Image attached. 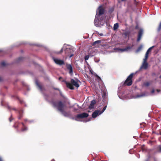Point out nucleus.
<instances>
[{
	"mask_svg": "<svg viewBox=\"0 0 161 161\" xmlns=\"http://www.w3.org/2000/svg\"><path fill=\"white\" fill-rule=\"evenodd\" d=\"M144 95H137V96H136V97H143V96Z\"/></svg>",
	"mask_w": 161,
	"mask_h": 161,
	"instance_id": "37",
	"label": "nucleus"
},
{
	"mask_svg": "<svg viewBox=\"0 0 161 161\" xmlns=\"http://www.w3.org/2000/svg\"><path fill=\"white\" fill-rule=\"evenodd\" d=\"M101 41L100 40L96 41L92 43V45L93 46H94L97 44L98 45V44H99L101 43Z\"/></svg>",
	"mask_w": 161,
	"mask_h": 161,
	"instance_id": "18",
	"label": "nucleus"
},
{
	"mask_svg": "<svg viewBox=\"0 0 161 161\" xmlns=\"http://www.w3.org/2000/svg\"><path fill=\"white\" fill-rule=\"evenodd\" d=\"M158 152L161 153V145H159L157 148Z\"/></svg>",
	"mask_w": 161,
	"mask_h": 161,
	"instance_id": "22",
	"label": "nucleus"
},
{
	"mask_svg": "<svg viewBox=\"0 0 161 161\" xmlns=\"http://www.w3.org/2000/svg\"><path fill=\"white\" fill-rule=\"evenodd\" d=\"M62 79V77H60L59 78H58V80H61V79Z\"/></svg>",
	"mask_w": 161,
	"mask_h": 161,
	"instance_id": "41",
	"label": "nucleus"
},
{
	"mask_svg": "<svg viewBox=\"0 0 161 161\" xmlns=\"http://www.w3.org/2000/svg\"><path fill=\"white\" fill-rule=\"evenodd\" d=\"M154 92H155V90H154V89H153V90H152L151 92V93H153Z\"/></svg>",
	"mask_w": 161,
	"mask_h": 161,
	"instance_id": "39",
	"label": "nucleus"
},
{
	"mask_svg": "<svg viewBox=\"0 0 161 161\" xmlns=\"http://www.w3.org/2000/svg\"><path fill=\"white\" fill-rule=\"evenodd\" d=\"M100 111L99 110H97L93 113L92 116L93 118H96L98 115H100Z\"/></svg>",
	"mask_w": 161,
	"mask_h": 161,
	"instance_id": "9",
	"label": "nucleus"
},
{
	"mask_svg": "<svg viewBox=\"0 0 161 161\" xmlns=\"http://www.w3.org/2000/svg\"><path fill=\"white\" fill-rule=\"evenodd\" d=\"M16 124L14 126L15 128H17L18 127H21L22 128L21 129V131H25L27 130V128L22 123L19 124L18 126H16Z\"/></svg>",
	"mask_w": 161,
	"mask_h": 161,
	"instance_id": "6",
	"label": "nucleus"
},
{
	"mask_svg": "<svg viewBox=\"0 0 161 161\" xmlns=\"http://www.w3.org/2000/svg\"><path fill=\"white\" fill-rule=\"evenodd\" d=\"M92 101H96L95 99H93Z\"/></svg>",
	"mask_w": 161,
	"mask_h": 161,
	"instance_id": "52",
	"label": "nucleus"
},
{
	"mask_svg": "<svg viewBox=\"0 0 161 161\" xmlns=\"http://www.w3.org/2000/svg\"><path fill=\"white\" fill-rule=\"evenodd\" d=\"M63 48H62L61 49V50L59 52H57V53L58 54H60L63 52Z\"/></svg>",
	"mask_w": 161,
	"mask_h": 161,
	"instance_id": "35",
	"label": "nucleus"
},
{
	"mask_svg": "<svg viewBox=\"0 0 161 161\" xmlns=\"http://www.w3.org/2000/svg\"><path fill=\"white\" fill-rule=\"evenodd\" d=\"M106 108H107V105H106L103 108V109L101 111H100V113H99V114H101L103 113L104 112V111L105 110V109H106Z\"/></svg>",
	"mask_w": 161,
	"mask_h": 161,
	"instance_id": "24",
	"label": "nucleus"
},
{
	"mask_svg": "<svg viewBox=\"0 0 161 161\" xmlns=\"http://www.w3.org/2000/svg\"><path fill=\"white\" fill-rule=\"evenodd\" d=\"M148 56L145 55V58L144 59V62H147V60L148 58Z\"/></svg>",
	"mask_w": 161,
	"mask_h": 161,
	"instance_id": "29",
	"label": "nucleus"
},
{
	"mask_svg": "<svg viewBox=\"0 0 161 161\" xmlns=\"http://www.w3.org/2000/svg\"><path fill=\"white\" fill-rule=\"evenodd\" d=\"M89 56L88 55H86L85 56V60H87L89 58Z\"/></svg>",
	"mask_w": 161,
	"mask_h": 161,
	"instance_id": "33",
	"label": "nucleus"
},
{
	"mask_svg": "<svg viewBox=\"0 0 161 161\" xmlns=\"http://www.w3.org/2000/svg\"><path fill=\"white\" fill-rule=\"evenodd\" d=\"M148 56L145 55V58L144 59V62H147V60L148 58Z\"/></svg>",
	"mask_w": 161,
	"mask_h": 161,
	"instance_id": "28",
	"label": "nucleus"
},
{
	"mask_svg": "<svg viewBox=\"0 0 161 161\" xmlns=\"http://www.w3.org/2000/svg\"><path fill=\"white\" fill-rule=\"evenodd\" d=\"M154 46H153L152 47H150L147 51L146 53L145 54V55L147 56H148V54L152 50V49L154 47Z\"/></svg>",
	"mask_w": 161,
	"mask_h": 161,
	"instance_id": "17",
	"label": "nucleus"
},
{
	"mask_svg": "<svg viewBox=\"0 0 161 161\" xmlns=\"http://www.w3.org/2000/svg\"><path fill=\"white\" fill-rule=\"evenodd\" d=\"M19 113V116L18 119H20L23 117V112L22 110H19L18 112Z\"/></svg>",
	"mask_w": 161,
	"mask_h": 161,
	"instance_id": "15",
	"label": "nucleus"
},
{
	"mask_svg": "<svg viewBox=\"0 0 161 161\" xmlns=\"http://www.w3.org/2000/svg\"><path fill=\"white\" fill-rule=\"evenodd\" d=\"M106 108H107V105H106L103 108V109L101 111H100V113H99V114H101L103 113L104 112V111L105 110V109H106Z\"/></svg>",
	"mask_w": 161,
	"mask_h": 161,
	"instance_id": "23",
	"label": "nucleus"
},
{
	"mask_svg": "<svg viewBox=\"0 0 161 161\" xmlns=\"http://www.w3.org/2000/svg\"><path fill=\"white\" fill-rule=\"evenodd\" d=\"M7 108L9 110H12H12H14V111H16V109L15 108H13L12 107H11L10 106H9L8 105H7Z\"/></svg>",
	"mask_w": 161,
	"mask_h": 161,
	"instance_id": "26",
	"label": "nucleus"
},
{
	"mask_svg": "<svg viewBox=\"0 0 161 161\" xmlns=\"http://www.w3.org/2000/svg\"><path fill=\"white\" fill-rule=\"evenodd\" d=\"M13 118L12 117V115H11L10 117L9 118V121L10 122H11L13 120Z\"/></svg>",
	"mask_w": 161,
	"mask_h": 161,
	"instance_id": "34",
	"label": "nucleus"
},
{
	"mask_svg": "<svg viewBox=\"0 0 161 161\" xmlns=\"http://www.w3.org/2000/svg\"><path fill=\"white\" fill-rule=\"evenodd\" d=\"M25 121H26V120H25Z\"/></svg>",
	"mask_w": 161,
	"mask_h": 161,
	"instance_id": "55",
	"label": "nucleus"
},
{
	"mask_svg": "<svg viewBox=\"0 0 161 161\" xmlns=\"http://www.w3.org/2000/svg\"><path fill=\"white\" fill-rule=\"evenodd\" d=\"M3 101H2V102H1V104H2V105H3Z\"/></svg>",
	"mask_w": 161,
	"mask_h": 161,
	"instance_id": "48",
	"label": "nucleus"
},
{
	"mask_svg": "<svg viewBox=\"0 0 161 161\" xmlns=\"http://www.w3.org/2000/svg\"><path fill=\"white\" fill-rule=\"evenodd\" d=\"M89 98H90L89 97H87V99H88V100H89Z\"/></svg>",
	"mask_w": 161,
	"mask_h": 161,
	"instance_id": "47",
	"label": "nucleus"
},
{
	"mask_svg": "<svg viewBox=\"0 0 161 161\" xmlns=\"http://www.w3.org/2000/svg\"><path fill=\"white\" fill-rule=\"evenodd\" d=\"M156 91L158 92H159L160 90H158V89H157L156 90Z\"/></svg>",
	"mask_w": 161,
	"mask_h": 161,
	"instance_id": "44",
	"label": "nucleus"
},
{
	"mask_svg": "<svg viewBox=\"0 0 161 161\" xmlns=\"http://www.w3.org/2000/svg\"><path fill=\"white\" fill-rule=\"evenodd\" d=\"M65 52L67 56H69V58L71 57L74 55L73 50L71 48H66Z\"/></svg>",
	"mask_w": 161,
	"mask_h": 161,
	"instance_id": "5",
	"label": "nucleus"
},
{
	"mask_svg": "<svg viewBox=\"0 0 161 161\" xmlns=\"http://www.w3.org/2000/svg\"><path fill=\"white\" fill-rule=\"evenodd\" d=\"M62 81L65 83L67 88L71 90L74 89V86L78 88L80 86L79 83H81L80 80L76 78L71 79L69 82L64 80H63Z\"/></svg>",
	"mask_w": 161,
	"mask_h": 161,
	"instance_id": "3",
	"label": "nucleus"
},
{
	"mask_svg": "<svg viewBox=\"0 0 161 161\" xmlns=\"http://www.w3.org/2000/svg\"><path fill=\"white\" fill-rule=\"evenodd\" d=\"M66 67L67 69L69 70V73L70 74L73 73V68L72 65L70 64H66Z\"/></svg>",
	"mask_w": 161,
	"mask_h": 161,
	"instance_id": "10",
	"label": "nucleus"
},
{
	"mask_svg": "<svg viewBox=\"0 0 161 161\" xmlns=\"http://www.w3.org/2000/svg\"><path fill=\"white\" fill-rule=\"evenodd\" d=\"M134 75V73H131L127 77V78L122 84L123 86H130L132 84V79Z\"/></svg>",
	"mask_w": 161,
	"mask_h": 161,
	"instance_id": "4",
	"label": "nucleus"
},
{
	"mask_svg": "<svg viewBox=\"0 0 161 161\" xmlns=\"http://www.w3.org/2000/svg\"><path fill=\"white\" fill-rule=\"evenodd\" d=\"M53 89H54V90H59V89H58V88H53Z\"/></svg>",
	"mask_w": 161,
	"mask_h": 161,
	"instance_id": "42",
	"label": "nucleus"
},
{
	"mask_svg": "<svg viewBox=\"0 0 161 161\" xmlns=\"http://www.w3.org/2000/svg\"><path fill=\"white\" fill-rule=\"evenodd\" d=\"M146 161H148V160H147Z\"/></svg>",
	"mask_w": 161,
	"mask_h": 161,
	"instance_id": "56",
	"label": "nucleus"
},
{
	"mask_svg": "<svg viewBox=\"0 0 161 161\" xmlns=\"http://www.w3.org/2000/svg\"><path fill=\"white\" fill-rule=\"evenodd\" d=\"M134 2H135V3H136V0H134Z\"/></svg>",
	"mask_w": 161,
	"mask_h": 161,
	"instance_id": "50",
	"label": "nucleus"
},
{
	"mask_svg": "<svg viewBox=\"0 0 161 161\" xmlns=\"http://www.w3.org/2000/svg\"><path fill=\"white\" fill-rule=\"evenodd\" d=\"M157 30L158 31H159L161 30V21L159 24Z\"/></svg>",
	"mask_w": 161,
	"mask_h": 161,
	"instance_id": "25",
	"label": "nucleus"
},
{
	"mask_svg": "<svg viewBox=\"0 0 161 161\" xmlns=\"http://www.w3.org/2000/svg\"><path fill=\"white\" fill-rule=\"evenodd\" d=\"M142 45H140L139 47L137 48V50L136 51V53H138L142 49Z\"/></svg>",
	"mask_w": 161,
	"mask_h": 161,
	"instance_id": "20",
	"label": "nucleus"
},
{
	"mask_svg": "<svg viewBox=\"0 0 161 161\" xmlns=\"http://www.w3.org/2000/svg\"><path fill=\"white\" fill-rule=\"evenodd\" d=\"M36 84L39 88V89L41 91H43L44 90V88L37 81H36Z\"/></svg>",
	"mask_w": 161,
	"mask_h": 161,
	"instance_id": "13",
	"label": "nucleus"
},
{
	"mask_svg": "<svg viewBox=\"0 0 161 161\" xmlns=\"http://www.w3.org/2000/svg\"><path fill=\"white\" fill-rule=\"evenodd\" d=\"M52 103L53 106L56 107L64 116H69V114L65 111L66 108V106L65 104L63 103L62 101H52Z\"/></svg>",
	"mask_w": 161,
	"mask_h": 161,
	"instance_id": "2",
	"label": "nucleus"
},
{
	"mask_svg": "<svg viewBox=\"0 0 161 161\" xmlns=\"http://www.w3.org/2000/svg\"><path fill=\"white\" fill-rule=\"evenodd\" d=\"M0 161H3L2 159L0 158Z\"/></svg>",
	"mask_w": 161,
	"mask_h": 161,
	"instance_id": "49",
	"label": "nucleus"
},
{
	"mask_svg": "<svg viewBox=\"0 0 161 161\" xmlns=\"http://www.w3.org/2000/svg\"><path fill=\"white\" fill-rule=\"evenodd\" d=\"M23 59V57H20L17 59V62H19L20 61L22 60Z\"/></svg>",
	"mask_w": 161,
	"mask_h": 161,
	"instance_id": "30",
	"label": "nucleus"
},
{
	"mask_svg": "<svg viewBox=\"0 0 161 161\" xmlns=\"http://www.w3.org/2000/svg\"><path fill=\"white\" fill-rule=\"evenodd\" d=\"M135 28L136 29H138L139 28L138 25H136L135 26Z\"/></svg>",
	"mask_w": 161,
	"mask_h": 161,
	"instance_id": "38",
	"label": "nucleus"
},
{
	"mask_svg": "<svg viewBox=\"0 0 161 161\" xmlns=\"http://www.w3.org/2000/svg\"><path fill=\"white\" fill-rule=\"evenodd\" d=\"M124 35H125V36H128L129 35V32H125L124 33Z\"/></svg>",
	"mask_w": 161,
	"mask_h": 161,
	"instance_id": "36",
	"label": "nucleus"
},
{
	"mask_svg": "<svg viewBox=\"0 0 161 161\" xmlns=\"http://www.w3.org/2000/svg\"><path fill=\"white\" fill-rule=\"evenodd\" d=\"M101 36H103V34L101 33L100 34H99Z\"/></svg>",
	"mask_w": 161,
	"mask_h": 161,
	"instance_id": "45",
	"label": "nucleus"
},
{
	"mask_svg": "<svg viewBox=\"0 0 161 161\" xmlns=\"http://www.w3.org/2000/svg\"><path fill=\"white\" fill-rule=\"evenodd\" d=\"M133 45H132L131 46H128L126 47L125 48H120L119 50H120L121 52H124V51H128L129 50L131 49L132 47H133Z\"/></svg>",
	"mask_w": 161,
	"mask_h": 161,
	"instance_id": "12",
	"label": "nucleus"
},
{
	"mask_svg": "<svg viewBox=\"0 0 161 161\" xmlns=\"http://www.w3.org/2000/svg\"><path fill=\"white\" fill-rule=\"evenodd\" d=\"M89 116V114L87 113H83L82 114H78L76 117V119L80 118H87Z\"/></svg>",
	"mask_w": 161,
	"mask_h": 161,
	"instance_id": "7",
	"label": "nucleus"
},
{
	"mask_svg": "<svg viewBox=\"0 0 161 161\" xmlns=\"http://www.w3.org/2000/svg\"><path fill=\"white\" fill-rule=\"evenodd\" d=\"M159 78L161 79V75L159 76Z\"/></svg>",
	"mask_w": 161,
	"mask_h": 161,
	"instance_id": "54",
	"label": "nucleus"
},
{
	"mask_svg": "<svg viewBox=\"0 0 161 161\" xmlns=\"http://www.w3.org/2000/svg\"><path fill=\"white\" fill-rule=\"evenodd\" d=\"M142 67L145 69H147L148 67V63L147 62H143Z\"/></svg>",
	"mask_w": 161,
	"mask_h": 161,
	"instance_id": "19",
	"label": "nucleus"
},
{
	"mask_svg": "<svg viewBox=\"0 0 161 161\" xmlns=\"http://www.w3.org/2000/svg\"><path fill=\"white\" fill-rule=\"evenodd\" d=\"M51 161H55L53 159L51 160Z\"/></svg>",
	"mask_w": 161,
	"mask_h": 161,
	"instance_id": "53",
	"label": "nucleus"
},
{
	"mask_svg": "<svg viewBox=\"0 0 161 161\" xmlns=\"http://www.w3.org/2000/svg\"><path fill=\"white\" fill-rule=\"evenodd\" d=\"M102 97L103 100L105 101L108 99L106 93L105 92H103L102 94Z\"/></svg>",
	"mask_w": 161,
	"mask_h": 161,
	"instance_id": "16",
	"label": "nucleus"
},
{
	"mask_svg": "<svg viewBox=\"0 0 161 161\" xmlns=\"http://www.w3.org/2000/svg\"><path fill=\"white\" fill-rule=\"evenodd\" d=\"M53 60L54 62L58 65H62L64 64V62L63 60L58 59L55 58H53Z\"/></svg>",
	"mask_w": 161,
	"mask_h": 161,
	"instance_id": "8",
	"label": "nucleus"
},
{
	"mask_svg": "<svg viewBox=\"0 0 161 161\" xmlns=\"http://www.w3.org/2000/svg\"><path fill=\"white\" fill-rule=\"evenodd\" d=\"M98 10V13L96 14V18L94 20V24L96 27H99L103 26L105 23L106 18L102 16L104 12V9L103 7L100 6Z\"/></svg>",
	"mask_w": 161,
	"mask_h": 161,
	"instance_id": "1",
	"label": "nucleus"
},
{
	"mask_svg": "<svg viewBox=\"0 0 161 161\" xmlns=\"http://www.w3.org/2000/svg\"><path fill=\"white\" fill-rule=\"evenodd\" d=\"M119 27V25L118 23H116L114 24V30H117Z\"/></svg>",
	"mask_w": 161,
	"mask_h": 161,
	"instance_id": "21",
	"label": "nucleus"
},
{
	"mask_svg": "<svg viewBox=\"0 0 161 161\" xmlns=\"http://www.w3.org/2000/svg\"><path fill=\"white\" fill-rule=\"evenodd\" d=\"M63 97L64 98V101H65L67 99L65 97Z\"/></svg>",
	"mask_w": 161,
	"mask_h": 161,
	"instance_id": "43",
	"label": "nucleus"
},
{
	"mask_svg": "<svg viewBox=\"0 0 161 161\" xmlns=\"http://www.w3.org/2000/svg\"><path fill=\"white\" fill-rule=\"evenodd\" d=\"M143 84L144 86H146L147 87L149 86L150 83L149 82H147L144 83Z\"/></svg>",
	"mask_w": 161,
	"mask_h": 161,
	"instance_id": "27",
	"label": "nucleus"
},
{
	"mask_svg": "<svg viewBox=\"0 0 161 161\" xmlns=\"http://www.w3.org/2000/svg\"><path fill=\"white\" fill-rule=\"evenodd\" d=\"M96 101H92L91 104L89 106V108L90 109H93L94 107V105L96 104Z\"/></svg>",
	"mask_w": 161,
	"mask_h": 161,
	"instance_id": "14",
	"label": "nucleus"
},
{
	"mask_svg": "<svg viewBox=\"0 0 161 161\" xmlns=\"http://www.w3.org/2000/svg\"><path fill=\"white\" fill-rule=\"evenodd\" d=\"M143 33V30L142 29H140L138 32V37L137 40V42H139L141 38Z\"/></svg>",
	"mask_w": 161,
	"mask_h": 161,
	"instance_id": "11",
	"label": "nucleus"
},
{
	"mask_svg": "<svg viewBox=\"0 0 161 161\" xmlns=\"http://www.w3.org/2000/svg\"><path fill=\"white\" fill-rule=\"evenodd\" d=\"M1 65L3 66H5L6 65V63L4 62H2L1 63Z\"/></svg>",
	"mask_w": 161,
	"mask_h": 161,
	"instance_id": "31",
	"label": "nucleus"
},
{
	"mask_svg": "<svg viewBox=\"0 0 161 161\" xmlns=\"http://www.w3.org/2000/svg\"><path fill=\"white\" fill-rule=\"evenodd\" d=\"M95 76L97 78L98 80H101V78H100V77L99 76H98L97 74H96L95 75Z\"/></svg>",
	"mask_w": 161,
	"mask_h": 161,
	"instance_id": "32",
	"label": "nucleus"
},
{
	"mask_svg": "<svg viewBox=\"0 0 161 161\" xmlns=\"http://www.w3.org/2000/svg\"><path fill=\"white\" fill-rule=\"evenodd\" d=\"M118 0L119 3H120V1H119V0ZM121 0V1L123 2V1H125L126 0Z\"/></svg>",
	"mask_w": 161,
	"mask_h": 161,
	"instance_id": "40",
	"label": "nucleus"
},
{
	"mask_svg": "<svg viewBox=\"0 0 161 161\" xmlns=\"http://www.w3.org/2000/svg\"><path fill=\"white\" fill-rule=\"evenodd\" d=\"M2 80V79L1 77H0V81Z\"/></svg>",
	"mask_w": 161,
	"mask_h": 161,
	"instance_id": "46",
	"label": "nucleus"
},
{
	"mask_svg": "<svg viewBox=\"0 0 161 161\" xmlns=\"http://www.w3.org/2000/svg\"><path fill=\"white\" fill-rule=\"evenodd\" d=\"M20 103L22 104V103L23 101H20Z\"/></svg>",
	"mask_w": 161,
	"mask_h": 161,
	"instance_id": "51",
	"label": "nucleus"
}]
</instances>
